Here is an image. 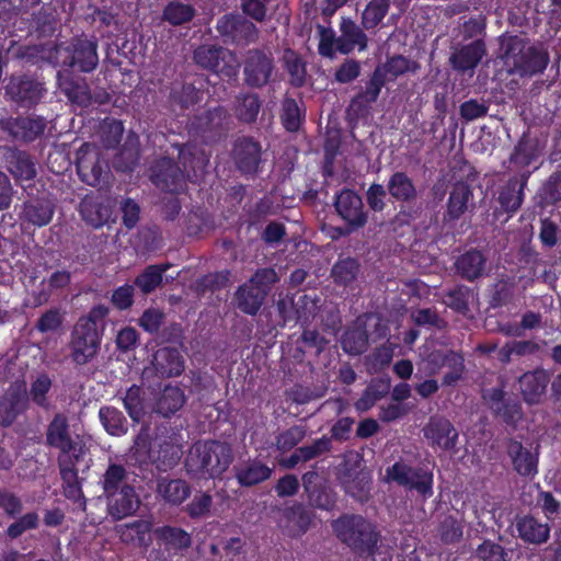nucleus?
<instances>
[{
  "label": "nucleus",
  "mask_w": 561,
  "mask_h": 561,
  "mask_svg": "<svg viewBox=\"0 0 561 561\" xmlns=\"http://www.w3.org/2000/svg\"><path fill=\"white\" fill-rule=\"evenodd\" d=\"M231 462L228 445L216 442H197L188 450L185 468L188 474L198 479L217 478Z\"/></svg>",
  "instance_id": "obj_1"
},
{
  "label": "nucleus",
  "mask_w": 561,
  "mask_h": 561,
  "mask_svg": "<svg viewBox=\"0 0 561 561\" xmlns=\"http://www.w3.org/2000/svg\"><path fill=\"white\" fill-rule=\"evenodd\" d=\"M87 437L76 434L72 438L69 434L67 420L64 415H56L47 430V442L50 446L60 449V472L67 481L76 479L75 462L82 459L88 450Z\"/></svg>",
  "instance_id": "obj_2"
},
{
  "label": "nucleus",
  "mask_w": 561,
  "mask_h": 561,
  "mask_svg": "<svg viewBox=\"0 0 561 561\" xmlns=\"http://www.w3.org/2000/svg\"><path fill=\"white\" fill-rule=\"evenodd\" d=\"M107 313L108 309L105 306H96L75 325L71 333L70 355L78 365L89 363L98 354L102 339L98 327Z\"/></svg>",
  "instance_id": "obj_3"
},
{
  "label": "nucleus",
  "mask_w": 561,
  "mask_h": 561,
  "mask_svg": "<svg viewBox=\"0 0 561 561\" xmlns=\"http://www.w3.org/2000/svg\"><path fill=\"white\" fill-rule=\"evenodd\" d=\"M336 536L359 554H373L378 534L362 516H343L333 524Z\"/></svg>",
  "instance_id": "obj_4"
},
{
  "label": "nucleus",
  "mask_w": 561,
  "mask_h": 561,
  "mask_svg": "<svg viewBox=\"0 0 561 561\" xmlns=\"http://www.w3.org/2000/svg\"><path fill=\"white\" fill-rule=\"evenodd\" d=\"M503 58L510 72H516L522 76L533 75L542 70L547 65L546 57L527 46L523 39L518 37H510L503 42Z\"/></svg>",
  "instance_id": "obj_5"
},
{
  "label": "nucleus",
  "mask_w": 561,
  "mask_h": 561,
  "mask_svg": "<svg viewBox=\"0 0 561 561\" xmlns=\"http://www.w3.org/2000/svg\"><path fill=\"white\" fill-rule=\"evenodd\" d=\"M56 66L92 71L99 62L96 43L78 38L68 46H57L50 57Z\"/></svg>",
  "instance_id": "obj_6"
},
{
  "label": "nucleus",
  "mask_w": 561,
  "mask_h": 561,
  "mask_svg": "<svg viewBox=\"0 0 561 561\" xmlns=\"http://www.w3.org/2000/svg\"><path fill=\"white\" fill-rule=\"evenodd\" d=\"M276 272L264 268L255 273L249 283L242 285L236 293L238 308L248 313L255 314L267 293L268 287L277 282Z\"/></svg>",
  "instance_id": "obj_7"
},
{
  "label": "nucleus",
  "mask_w": 561,
  "mask_h": 561,
  "mask_svg": "<svg viewBox=\"0 0 561 561\" xmlns=\"http://www.w3.org/2000/svg\"><path fill=\"white\" fill-rule=\"evenodd\" d=\"M134 448L136 454L148 456L152 461L167 467L176 463L182 454L178 440L173 437H157L153 443H149L147 427L136 437Z\"/></svg>",
  "instance_id": "obj_8"
},
{
  "label": "nucleus",
  "mask_w": 561,
  "mask_h": 561,
  "mask_svg": "<svg viewBox=\"0 0 561 561\" xmlns=\"http://www.w3.org/2000/svg\"><path fill=\"white\" fill-rule=\"evenodd\" d=\"M385 481L414 489L424 496H431L433 493V474L423 469H414L403 462H396L387 468Z\"/></svg>",
  "instance_id": "obj_9"
},
{
  "label": "nucleus",
  "mask_w": 561,
  "mask_h": 561,
  "mask_svg": "<svg viewBox=\"0 0 561 561\" xmlns=\"http://www.w3.org/2000/svg\"><path fill=\"white\" fill-rule=\"evenodd\" d=\"M194 59L199 66L226 77H233L238 71L237 58L227 49L203 45L195 50Z\"/></svg>",
  "instance_id": "obj_10"
},
{
  "label": "nucleus",
  "mask_w": 561,
  "mask_h": 561,
  "mask_svg": "<svg viewBox=\"0 0 561 561\" xmlns=\"http://www.w3.org/2000/svg\"><path fill=\"white\" fill-rule=\"evenodd\" d=\"M340 217L352 228L357 229L366 224L367 217L363 209L362 198L353 191H342L335 201Z\"/></svg>",
  "instance_id": "obj_11"
},
{
  "label": "nucleus",
  "mask_w": 561,
  "mask_h": 561,
  "mask_svg": "<svg viewBox=\"0 0 561 561\" xmlns=\"http://www.w3.org/2000/svg\"><path fill=\"white\" fill-rule=\"evenodd\" d=\"M424 436L432 447L449 450L456 445L458 432L447 419L435 416L424 427Z\"/></svg>",
  "instance_id": "obj_12"
},
{
  "label": "nucleus",
  "mask_w": 561,
  "mask_h": 561,
  "mask_svg": "<svg viewBox=\"0 0 561 561\" xmlns=\"http://www.w3.org/2000/svg\"><path fill=\"white\" fill-rule=\"evenodd\" d=\"M77 169L82 181L89 185H96L101 182L104 169L94 146L84 144L80 147L77 153Z\"/></svg>",
  "instance_id": "obj_13"
},
{
  "label": "nucleus",
  "mask_w": 561,
  "mask_h": 561,
  "mask_svg": "<svg viewBox=\"0 0 561 561\" xmlns=\"http://www.w3.org/2000/svg\"><path fill=\"white\" fill-rule=\"evenodd\" d=\"M273 70L271 59L259 50L249 53L244 66L245 82L252 87L267 83Z\"/></svg>",
  "instance_id": "obj_14"
},
{
  "label": "nucleus",
  "mask_w": 561,
  "mask_h": 561,
  "mask_svg": "<svg viewBox=\"0 0 561 561\" xmlns=\"http://www.w3.org/2000/svg\"><path fill=\"white\" fill-rule=\"evenodd\" d=\"M108 513L115 519L133 515L139 508L140 500L133 486L124 484L118 492L107 496Z\"/></svg>",
  "instance_id": "obj_15"
},
{
  "label": "nucleus",
  "mask_w": 561,
  "mask_h": 561,
  "mask_svg": "<svg viewBox=\"0 0 561 561\" xmlns=\"http://www.w3.org/2000/svg\"><path fill=\"white\" fill-rule=\"evenodd\" d=\"M340 36L336 38V49L342 54H350L355 48L363 51L367 48V36L363 30L351 19L342 18Z\"/></svg>",
  "instance_id": "obj_16"
},
{
  "label": "nucleus",
  "mask_w": 561,
  "mask_h": 561,
  "mask_svg": "<svg viewBox=\"0 0 561 561\" xmlns=\"http://www.w3.org/2000/svg\"><path fill=\"white\" fill-rule=\"evenodd\" d=\"M26 407L24 383H14L0 400V424H11L16 415Z\"/></svg>",
  "instance_id": "obj_17"
},
{
  "label": "nucleus",
  "mask_w": 561,
  "mask_h": 561,
  "mask_svg": "<svg viewBox=\"0 0 561 561\" xmlns=\"http://www.w3.org/2000/svg\"><path fill=\"white\" fill-rule=\"evenodd\" d=\"M185 403V394L178 386L168 385L154 398L153 410L162 416H170Z\"/></svg>",
  "instance_id": "obj_18"
},
{
  "label": "nucleus",
  "mask_w": 561,
  "mask_h": 561,
  "mask_svg": "<svg viewBox=\"0 0 561 561\" xmlns=\"http://www.w3.org/2000/svg\"><path fill=\"white\" fill-rule=\"evenodd\" d=\"M217 28L220 34L229 35L236 42H248L256 35L253 23L236 16H224L218 21Z\"/></svg>",
  "instance_id": "obj_19"
},
{
  "label": "nucleus",
  "mask_w": 561,
  "mask_h": 561,
  "mask_svg": "<svg viewBox=\"0 0 561 561\" xmlns=\"http://www.w3.org/2000/svg\"><path fill=\"white\" fill-rule=\"evenodd\" d=\"M151 530L152 523L148 519L135 520L129 524L121 525L117 528V533L122 541L140 547H148L150 545Z\"/></svg>",
  "instance_id": "obj_20"
},
{
  "label": "nucleus",
  "mask_w": 561,
  "mask_h": 561,
  "mask_svg": "<svg viewBox=\"0 0 561 561\" xmlns=\"http://www.w3.org/2000/svg\"><path fill=\"white\" fill-rule=\"evenodd\" d=\"M7 93L15 101L34 103L41 99L42 84L25 78H13L7 87Z\"/></svg>",
  "instance_id": "obj_21"
},
{
  "label": "nucleus",
  "mask_w": 561,
  "mask_h": 561,
  "mask_svg": "<svg viewBox=\"0 0 561 561\" xmlns=\"http://www.w3.org/2000/svg\"><path fill=\"white\" fill-rule=\"evenodd\" d=\"M157 493L167 503L179 505L188 497L191 488L184 480L161 478L158 480Z\"/></svg>",
  "instance_id": "obj_22"
},
{
  "label": "nucleus",
  "mask_w": 561,
  "mask_h": 561,
  "mask_svg": "<svg viewBox=\"0 0 561 561\" xmlns=\"http://www.w3.org/2000/svg\"><path fill=\"white\" fill-rule=\"evenodd\" d=\"M508 455L514 469L522 476H534L537 473V457L518 442H511Z\"/></svg>",
  "instance_id": "obj_23"
},
{
  "label": "nucleus",
  "mask_w": 561,
  "mask_h": 561,
  "mask_svg": "<svg viewBox=\"0 0 561 561\" xmlns=\"http://www.w3.org/2000/svg\"><path fill=\"white\" fill-rule=\"evenodd\" d=\"M519 383L524 399L528 403H536L545 392L548 376L543 370L526 373L520 377Z\"/></svg>",
  "instance_id": "obj_24"
},
{
  "label": "nucleus",
  "mask_w": 561,
  "mask_h": 561,
  "mask_svg": "<svg viewBox=\"0 0 561 561\" xmlns=\"http://www.w3.org/2000/svg\"><path fill=\"white\" fill-rule=\"evenodd\" d=\"M234 158L241 171L255 172L260 162V147L250 139L239 140L234 147Z\"/></svg>",
  "instance_id": "obj_25"
},
{
  "label": "nucleus",
  "mask_w": 561,
  "mask_h": 561,
  "mask_svg": "<svg viewBox=\"0 0 561 561\" xmlns=\"http://www.w3.org/2000/svg\"><path fill=\"white\" fill-rule=\"evenodd\" d=\"M156 369L161 375L176 376L183 369V360L180 353L173 348H160L153 355L152 360Z\"/></svg>",
  "instance_id": "obj_26"
},
{
  "label": "nucleus",
  "mask_w": 561,
  "mask_h": 561,
  "mask_svg": "<svg viewBox=\"0 0 561 561\" xmlns=\"http://www.w3.org/2000/svg\"><path fill=\"white\" fill-rule=\"evenodd\" d=\"M472 193L468 185L463 183L455 185L448 198L445 218L448 220L460 218L468 209Z\"/></svg>",
  "instance_id": "obj_27"
},
{
  "label": "nucleus",
  "mask_w": 561,
  "mask_h": 561,
  "mask_svg": "<svg viewBox=\"0 0 561 561\" xmlns=\"http://www.w3.org/2000/svg\"><path fill=\"white\" fill-rule=\"evenodd\" d=\"M54 215L48 201H31L24 205L22 217L34 226L43 227L50 222Z\"/></svg>",
  "instance_id": "obj_28"
},
{
  "label": "nucleus",
  "mask_w": 561,
  "mask_h": 561,
  "mask_svg": "<svg viewBox=\"0 0 561 561\" xmlns=\"http://www.w3.org/2000/svg\"><path fill=\"white\" fill-rule=\"evenodd\" d=\"M154 535L168 549L172 550L187 549L192 543L191 535L176 527H159L154 530Z\"/></svg>",
  "instance_id": "obj_29"
},
{
  "label": "nucleus",
  "mask_w": 561,
  "mask_h": 561,
  "mask_svg": "<svg viewBox=\"0 0 561 561\" xmlns=\"http://www.w3.org/2000/svg\"><path fill=\"white\" fill-rule=\"evenodd\" d=\"M484 55V47L480 42H473L458 51H456L450 60L455 68L459 70L472 69L478 65Z\"/></svg>",
  "instance_id": "obj_30"
},
{
  "label": "nucleus",
  "mask_w": 561,
  "mask_h": 561,
  "mask_svg": "<svg viewBox=\"0 0 561 561\" xmlns=\"http://www.w3.org/2000/svg\"><path fill=\"white\" fill-rule=\"evenodd\" d=\"M272 473L271 468L261 462H249L237 469L236 478L241 485L250 486L265 481Z\"/></svg>",
  "instance_id": "obj_31"
},
{
  "label": "nucleus",
  "mask_w": 561,
  "mask_h": 561,
  "mask_svg": "<svg viewBox=\"0 0 561 561\" xmlns=\"http://www.w3.org/2000/svg\"><path fill=\"white\" fill-rule=\"evenodd\" d=\"M82 219L92 227H101L111 217L110 209L92 198H85L80 204Z\"/></svg>",
  "instance_id": "obj_32"
},
{
  "label": "nucleus",
  "mask_w": 561,
  "mask_h": 561,
  "mask_svg": "<svg viewBox=\"0 0 561 561\" xmlns=\"http://www.w3.org/2000/svg\"><path fill=\"white\" fill-rule=\"evenodd\" d=\"M519 536L534 543L545 542L549 537V527L538 523L534 517L526 516L517 525Z\"/></svg>",
  "instance_id": "obj_33"
},
{
  "label": "nucleus",
  "mask_w": 561,
  "mask_h": 561,
  "mask_svg": "<svg viewBox=\"0 0 561 561\" xmlns=\"http://www.w3.org/2000/svg\"><path fill=\"white\" fill-rule=\"evenodd\" d=\"M8 169L19 182L30 181L35 176V168L28 157L22 152H11Z\"/></svg>",
  "instance_id": "obj_34"
},
{
  "label": "nucleus",
  "mask_w": 561,
  "mask_h": 561,
  "mask_svg": "<svg viewBox=\"0 0 561 561\" xmlns=\"http://www.w3.org/2000/svg\"><path fill=\"white\" fill-rule=\"evenodd\" d=\"M484 261L480 252L470 251L459 257L457 268L466 278L471 280L482 275Z\"/></svg>",
  "instance_id": "obj_35"
},
{
  "label": "nucleus",
  "mask_w": 561,
  "mask_h": 561,
  "mask_svg": "<svg viewBox=\"0 0 561 561\" xmlns=\"http://www.w3.org/2000/svg\"><path fill=\"white\" fill-rule=\"evenodd\" d=\"M99 415L108 434L121 436L127 432L126 420L117 409L111 407L102 408Z\"/></svg>",
  "instance_id": "obj_36"
},
{
  "label": "nucleus",
  "mask_w": 561,
  "mask_h": 561,
  "mask_svg": "<svg viewBox=\"0 0 561 561\" xmlns=\"http://www.w3.org/2000/svg\"><path fill=\"white\" fill-rule=\"evenodd\" d=\"M524 185L525 180L520 183L516 180H511L506 187L500 193V204L506 211H515L519 208L523 202L522 192Z\"/></svg>",
  "instance_id": "obj_37"
},
{
  "label": "nucleus",
  "mask_w": 561,
  "mask_h": 561,
  "mask_svg": "<svg viewBox=\"0 0 561 561\" xmlns=\"http://www.w3.org/2000/svg\"><path fill=\"white\" fill-rule=\"evenodd\" d=\"M124 407L133 421L140 422L142 420L148 407L141 396L140 388L133 386L128 389L124 398Z\"/></svg>",
  "instance_id": "obj_38"
},
{
  "label": "nucleus",
  "mask_w": 561,
  "mask_h": 561,
  "mask_svg": "<svg viewBox=\"0 0 561 561\" xmlns=\"http://www.w3.org/2000/svg\"><path fill=\"white\" fill-rule=\"evenodd\" d=\"M388 190L391 196L399 201H408L415 196V188L411 180L401 172H397L390 178Z\"/></svg>",
  "instance_id": "obj_39"
},
{
  "label": "nucleus",
  "mask_w": 561,
  "mask_h": 561,
  "mask_svg": "<svg viewBox=\"0 0 561 561\" xmlns=\"http://www.w3.org/2000/svg\"><path fill=\"white\" fill-rule=\"evenodd\" d=\"M389 5V0H371L363 12V26L367 30L377 26L388 13Z\"/></svg>",
  "instance_id": "obj_40"
},
{
  "label": "nucleus",
  "mask_w": 561,
  "mask_h": 561,
  "mask_svg": "<svg viewBox=\"0 0 561 561\" xmlns=\"http://www.w3.org/2000/svg\"><path fill=\"white\" fill-rule=\"evenodd\" d=\"M58 83L64 93L71 102L87 105L90 101V95L84 84H75L64 76L61 71L58 72Z\"/></svg>",
  "instance_id": "obj_41"
},
{
  "label": "nucleus",
  "mask_w": 561,
  "mask_h": 561,
  "mask_svg": "<svg viewBox=\"0 0 561 561\" xmlns=\"http://www.w3.org/2000/svg\"><path fill=\"white\" fill-rule=\"evenodd\" d=\"M367 334L360 328H355L345 332L342 339L343 350L348 354H360L366 350Z\"/></svg>",
  "instance_id": "obj_42"
},
{
  "label": "nucleus",
  "mask_w": 561,
  "mask_h": 561,
  "mask_svg": "<svg viewBox=\"0 0 561 561\" xmlns=\"http://www.w3.org/2000/svg\"><path fill=\"white\" fill-rule=\"evenodd\" d=\"M125 478L126 472L123 467L117 465L110 466L103 479V489L106 496L118 492L124 484H127Z\"/></svg>",
  "instance_id": "obj_43"
},
{
  "label": "nucleus",
  "mask_w": 561,
  "mask_h": 561,
  "mask_svg": "<svg viewBox=\"0 0 561 561\" xmlns=\"http://www.w3.org/2000/svg\"><path fill=\"white\" fill-rule=\"evenodd\" d=\"M388 391L386 383H371L367 387L366 391L360 399L357 400L355 407L358 411H367L370 409L379 399H381Z\"/></svg>",
  "instance_id": "obj_44"
},
{
  "label": "nucleus",
  "mask_w": 561,
  "mask_h": 561,
  "mask_svg": "<svg viewBox=\"0 0 561 561\" xmlns=\"http://www.w3.org/2000/svg\"><path fill=\"white\" fill-rule=\"evenodd\" d=\"M417 65L402 56L390 58L383 66L382 77L387 79L396 78L408 71H415Z\"/></svg>",
  "instance_id": "obj_45"
},
{
  "label": "nucleus",
  "mask_w": 561,
  "mask_h": 561,
  "mask_svg": "<svg viewBox=\"0 0 561 561\" xmlns=\"http://www.w3.org/2000/svg\"><path fill=\"white\" fill-rule=\"evenodd\" d=\"M193 9L183 3L171 2L163 12L164 19L171 24L179 25L190 21L193 18Z\"/></svg>",
  "instance_id": "obj_46"
},
{
  "label": "nucleus",
  "mask_w": 561,
  "mask_h": 561,
  "mask_svg": "<svg viewBox=\"0 0 561 561\" xmlns=\"http://www.w3.org/2000/svg\"><path fill=\"white\" fill-rule=\"evenodd\" d=\"M163 271L164 270L154 265L149 266L141 275L136 278V285L145 294L154 290L161 284Z\"/></svg>",
  "instance_id": "obj_47"
},
{
  "label": "nucleus",
  "mask_w": 561,
  "mask_h": 561,
  "mask_svg": "<svg viewBox=\"0 0 561 561\" xmlns=\"http://www.w3.org/2000/svg\"><path fill=\"white\" fill-rule=\"evenodd\" d=\"M37 524L38 515L36 513H27L8 527L7 535L10 538H18L23 533L36 528Z\"/></svg>",
  "instance_id": "obj_48"
},
{
  "label": "nucleus",
  "mask_w": 561,
  "mask_h": 561,
  "mask_svg": "<svg viewBox=\"0 0 561 561\" xmlns=\"http://www.w3.org/2000/svg\"><path fill=\"white\" fill-rule=\"evenodd\" d=\"M439 536L444 542H455L462 536L461 525L451 516L446 517L439 526Z\"/></svg>",
  "instance_id": "obj_49"
},
{
  "label": "nucleus",
  "mask_w": 561,
  "mask_h": 561,
  "mask_svg": "<svg viewBox=\"0 0 561 561\" xmlns=\"http://www.w3.org/2000/svg\"><path fill=\"white\" fill-rule=\"evenodd\" d=\"M476 557L481 561H507L503 548L494 542L484 541L476 551Z\"/></svg>",
  "instance_id": "obj_50"
},
{
  "label": "nucleus",
  "mask_w": 561,
  "mask_h": 561,
  "mask_svg": "<svg viewBox=\"0 0 561 561\" xmlns=\"http://www.w3.org/2000/svg\"><path fill=\"white\" fill-rule=\"evenodd\" d=\"M51 387L50 379L45 376L41 375L37 377V379L33 382L31 388V398L32 400L37 403L38 405H46L47 404V398L46 394L48 393L49 389Z\"/></svg>",
  "instance_id": "obj_51"
},
{
  "label": "nucleus",
  "mask_w": 561,
  "mask_h": 561,
  "mask_svg": "<svg viewBox=\"0 0 561 561\" xmlns=\"http://www.w3.org/2000/svg\"><path fill=\"white\" fill-rule=\"evenodd\" d=\"M360 65L354 59L345 60L335 72V80L340 83H348L359 76Z\"/></svg>",
  "instance_id": "obj_52"
},
{
  "label": "nucleus",
  "mask_w": 561,
  "mask_h": 561,
  "mask_svg": "<svg viewBox=\"0 0 561 561\" xmlns=\"http://www.w3.org/2000/svg\"><path fill=\"white\" fill-rule=\"evenodd\" d=\"M357 272V264L354 260H343L336 263L333 267L334 277L341 283L352 280Z\"/></svg>",
  "instance_id": "obj_53"
},
{
  "label": "nucleus",
  "mask_w": 561,
  "mask_h": 561,
  "mask_svg": "<svg viewBox=\"0 0 561 561\" xmlns=\"http://www.w3.org/2000/svg\"><path fill=\"white\" fill-rule=\"evenodd\" d=\"M213 500L211 496L206 493L196 494L193 501L187 505V513L192 517H199L205 515L210 506Z\"/></svg>",
  "instance_id": "obj_54"
},
{
  "label": "nucleus",
  "mask_w": 561,
  "mask_h": 561,
  "mask_svg": "<svg viewBox=\"0 0 561 561\" xmlns=\"http://www.w3.org/2000/svg\"><path fill=\"white\" fill-rule=\"evenodd\" d=\"M283 123L289 131L298 129L300 124V112L294 101H286L284 104Z\"/></svg>",
  "instance_id": "obj_55"
},
{
  "label": "nucleus",
  "mask_w": 561,
  "mask_h": 561,
  "mask_svg": "<svg viewBox=\"0 0 561 561\" xmlns=\"http://www.w3.org/2000/svg\"><path fill=\"white\" fill-rule=\"evenodd\" d=\"M304 431L298 427H291L277 437V446L280 449L288 450L296 446L304 438Z\"/></svg>",
  "instance_id": "obj_56"
},
{
  "label": "nucleus",
  "mask_w": 561,
  "mask_h": 561,
  "mask_svg": "<svg viewBox=\"0 0 561 561\" xmlns=\"http://www.w3.org/2000/svg\"><path fill=\"white\" fill-rule=\"evenodd\" d=\"M62 319L59 310H49L39 318L37 329L41 332L55 331L60 327Z\"/></svg>",
  "instance_id": "obj_57"
},
{
  "label": "nucleus",
  "mask_w": 561,
  "mask_h": 561,
  "mask_svg": "<svg viewBox=\"0 0 561 561\" xmlns=\"http://www.w3.org/2000/svg\"><path fill=\"white\" fill-rule=\"evenodd\" d=\"M22 128V137L25 139H34L44 131L45 122L42 118H23L19 123Z\"/></svg>",
  "instance_id": "obj_58"
},
{
  "label": "nucleus",
  "mask_w": 561,
  "mask_h": 561,
  "mask_svg": "<svg viewBox=\"0 0 561 561\" xmlns=\"http://www.w3.org/2000/svg\"><path fill=\"white\" fill-rule=\"evenodd\" d=\"M260 110V103L255 95H247L239 108V115L243 121H253Z\"/></svg>",
  "instance_id": "obj_59"
},
{
  "label": "nucleus",
  "mask_w": 561,
  "mask_h": 561,
  "mask_svg": "<svg viewBox=\"0 0 561 561\" xmlns=\"http://www.w3.org/2000/svg\"><path fill=\"white\" fill-rule=\"evenodd\" d=\"M0 508L9 516H15L22 511L21 500L14 494L0 492Z\"/></svg>",
  "instance_id": "obj_60"
},
{
  "label": "nucleus",
  "mask_w": 561,
  "mask_h": 561,
  "mask_svg": "<svg viewBox=\"0 0 561 561\" xmlns=\"http://www.w3.org/2000/svg\"><path fill=\"white\" fill-rule=\"evenodd\" d=\"M133 286L124 285L114 291L112 301L117 308L127 309L133 304Z\"/></svg>",
  "instance_id": "obj_61"
},
{
  "label": "nucleus",
  "mask_w": 561,
  "mask_h": 561,
  "mask_svg": "<svg viewBox=\"0 0 561 561\" xmlns=\"http://www.w3.org/2000/svg\"><path fill=\"white\" fill-rule=\"evenodd\" d=\"M386 191L380 184H373L367 191V202L371 209L382 210L385 207Z\"/></svg>",
  "instance_id": "obj_62"
},
{
  "label": "nucleus",
  "mask_w": 561,
  "mask_h": 561,
  "mask_svg": "<svg viewBox=\"0 0 561 561\" xmlns=\"http://www.w3.org/2000/svg\"><path fill=\"white\" fill-rule=\"evenodd\" d=\"M485 113L486 107L473 100L467 101L460 106V114L467 121L479 118Z\"/></svg>",
  "instance_id": "obj_63"
},
{
  "label": "nucleus",
  "mask_w": 561,
  "mask_h": 561,
  "mask_svg": "<svg viewBox=\"0 0 561 561\" xmlns=\"http://www.w3.org/2000/svg\"><path fill=\"white\" fill-rule=\"evenodd\" d=\"M163 314L157 309H149L145 311L140 319V325L149 332H154L159 329L162 322Z\"/></svg>",
  "instance_id": "obj_64"
}]
</instances>
